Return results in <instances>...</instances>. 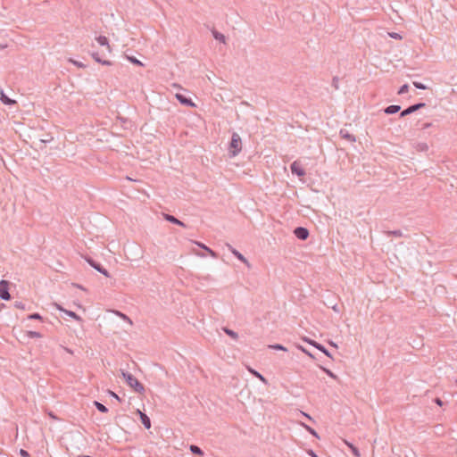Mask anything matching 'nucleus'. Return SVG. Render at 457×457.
<instances>
[{
	"label": "nucleus",
	"mask_w": 457,
	"mask_h": 457,
	"mask_svg": "<svg viewBox=\"0 0 457 457\" xmlns=\"http://www.w3.org/2000/svg\"><path fill=\"white\" fill-rule=\"evenodd\" d=\"M242 150V139L237 133H233L228 145V151L231 156H237Z\"/></svg>",
	"instance_id": "nucleus-1"
},
{
	"label": "nucleus",
	"mask_w": 457,
	"mask_h": 457,
	"mask_svg": "<svg viewBox=\"0 0 457 457\" xmlns=\"http://www.w3.org/2000/svg\"><path fill=\"white\" fill-rule=\"evenodd\" d=\"M121 376L134 391L140 394L144 392V386L133 375L121 371Z\"/></svg>",
	"instance_id": "nucleus-2"
},
{
	"label": "nucleus",
	"mask_w": 457,
	"mask_h": 457,
	"mask_svg": "<svg viewBox=\"0 0 457 457\" xmlns=\"http://www.w3.org/2000/svg\"><path fill=\"white\" fill-rule=\"evenodd\" d=\"M53 305L55 309L65 313L66 315L74 319L75 320H77L79 322H83V319L80 316H79L77 313H75L74 312L64 309L61 304H59L57 303H54Z\"/></svg>",
	"instance_id": "nucleus-3"
},
{
	"label": "nucleus",
	"mask_w": 457,
	"mask_h": 457,
	"mask_svg": "<svg viewBox=\"0 0 457 457\" xmlns=\"http://www.w3.org/2000/svg\"><path fill=\"white\" fill-rule=\"evenodd\" d=\"M9 282L6 280L0 281V297L4 300H10Z\"/></svg>",
	"instance_id": "nucleus-4"
},
{
	"label": "nucleus",
	"mask_w": 457,
	"mask_h": 457,
	"mask_svg": "<svg viewBox=\"0 0 457 457\" xmlns=\"http://www.w3.org/2000/svg\"><path fill=\"white\" fill-rule=\"evenodd\" d=\"M291 170L293 173L299 177H303L305 174L304 170L302 168L300 162L296 161L291 164Z\"/></svg>",
	"instance_id": "nucleus-5"
},
{
	"label": "nucleus",
	"mask_w": 457,
	"mask_h": 457,
	"mask_svg": "<svg viewBox=\"0 0 457 457\" xmlns=\"http://www.w3.org/2000/svg\"><path fill=\"white\" fill-rule=\"evenodd\" d=\"M303 341L307 342L308 344L313 345L314 347H316L317 349H319L320 351H321L323 353H325L327 356L328 357H331L330 353L328 352V350L325 349L324 346H322L321 345L318 344L317 342L312 340V339H309L307 337H304L303 338Z\"/></svg>",
	"instance_id": "nucleus-6"
},
{
	"label": "nucleus",
	"mask_w": 457,
	"mask_h": 457,
	"mask_svg": "<svg viewBox=\"0 0 457 457\" xmlns=\"http://www.w3.org/2000/svg\"><path fill=\"white\" fill-rule=\"evenodd\" d=\"M96 40L100 46H106L109 53L112 52V47L109 44V40L105 36H98L96 37Z\"/></svg>",
	"instance_id": "nucleus-7"
},
{
	"label": "nucleus",
	"mask_w": 457,
	"mask_h": 457,
	"mask_svg": "<svg viewBox=\"0 0 457 457\" xmlns=\"http://www.w3.org/2000/svg\"><path fill=\"white\" fill-rule=\"evenodd\" d=\"M295 235L299 239L305 240L308 237V236H309V232L304 228H297L295 229Z\"/></svg>",
	"instance_id": "nucleus-8"
},
{
	"label": "nucleus",
	"mask_w": 457,
	"mask_h": 457,
	"mask_svg": "<svg viewBox=\"0 0 457 457\" xmlns=\"http://www.w3.org/2000/svg\"><path fill=\"white\" fill-rule=\"evenodd\" d=\"M137 412L139 415L140 420H141L143 425L145 427V428L149 429L151 428V420L148 418V416L145 413H144L141 411H139V410H137Z\"/></svg>",
	"instance_id": "nucleus-9"
},
{
	"label": "nucleus",
	"mask_w": 457,
	"mask_h": 457,
	"mask_svg": "<svg viewBox=\"0 0 457 457\" xmlns=\"http://www.w3.org/2000/svg\"><path fill=\"white\" fill-rule=\"evenodd\" d=\"M175 96L179 101V103L182 104L189 105L191 107H195V104L194 102H192L190 99H187V97H185L181 94H176Z\"/></svg>",
	"instance_id": "nucleus-10"
},
{
	"label": "nucleus",
	"mask_w": 457,
	"mask_h": 457,
	"mask_svg": "<svg viewBox=\"0 0 457 457\" xmlns=\"http://www.w3.org/2000/svg\"><path fill=\"white\" fill-rule=\"evenodd\" d=\"M88 263L94 268L96 269L97 271H99L100 273H102L104 276H105L106 278H109L110 277V274L109 272L104 269L101 265L94 262L93 261L91 260H88Z\"/></svg>",
	"instance_id": "nucleus-11"
},
{
	"label": "nucleus",
	"mask_w": 457,
	"mask_h": 457,
	"mask_svg": "<svg viewBox=\"0 0 457 457\" xmlns=\"http://www.w3.org/2000/svg\"><path fill=\"white\" fill-rule=\"evenodd\" d=\"M425 106V104H415V105H412V106H410L409 108H407L406 110L403 111L401 112V116H405L407 114H410L417 110H419L420 108Z\"/></svg>",
	"instance_id": "nucleus-12"
},
{
	"label": "nucleus",
	"mask_w": 457,
	"mask_h": 457,
	"mask_svg": "<svg viewBox=\"0 0 457 457\" xmlns=\"http://www.w3.org/2000/svg\"><path fill=\"white\" fill-rule=\"evenodd\" d=\"M345 444L351 449L353 454L355 457H361V453H360L359 450L353 444H351L350 442H348L346 440H345Z\"/></svg>",
	"instance_id": "nucleus-13"
},
{
	"label": "nucleus",
	"mask_w": 457,
	"mask_h": 457,
	"mask_svg": "<svg viewBox=\"0 0 457 457\" xmlns=\"http://www.w3.org/2000/svg\"><path fill=\"white\" fill-rule=\"evenodd\" d=\"M232 253L242 262L248 265L247 260L236 249H231Z\"/></svg>",
	"instance_id": "nucleus-14"
},
{
	"label": "nucleus",
	"mask_w": 457,
	"mask_h": 457,
	"mask_svg": "<svg viewBox=\"0 0 457 457\" xmlns=\"http://www.w3.org/2000/svg\"><path fill=\"white\" fill-rule=\"evenodd\" d=\"M248 370L253 375L255 376L256 378H258L262 383L266 384L267 383V379L262 375L260 374L258 371L249 368Z\"/></svg>",
	"instance_id": "nucleus-15"
},
{
	"label": "nucleus",
	"mask_w": 457,
	"mask_h": 457,
	"mask_svg": "<svg viewBox=\"0 0 457 457\" xmlns=\"http://www.w3.org/2000/svg\"><path fill=\"white\" fill-rule=\"evenodd\" d=\"M400 110L399 105H390L387 108H386L385 112L387 114L395 113Z\"/></svg>",
	"instance_id": "nucleus-16"
},
{
	"label": "nucleus",
	"mask_w": 457,
	"mask_h": 457,
	"mask_svg": "<svg viewBox=\"0 0 457 457\" xmlns=\"http://www.w3.org/2000/svg\"><path fill=\"white\" fill-rule=\"evenodd\" d=\"M165 219L174 224H178L179 226H184V223L180 220H179L178 219H176L174 216H171V215H166L165 216Z\"/></svg>",
	"instance_id": "nucleus-17"
},
{
	"label": "nucleus",
	"mask_w": 457,
	"mask_h": 457,
	"mask_svg": "<svg viewBox=\"0 0 457 457\" xmlns=\"http://www.w3.org/2000/svg\"><path fill=\"white\" fill-rule=\"evenodd\" d=\"M0 99L5 104H15L14 100L10 99L4 93L1 94Z\"/></svg>",
	"instance_id": "nucleus-18"
},
{
	"label": "nucleus",
	"mask_w": 457,
	"mask_h": 457,
	"mask_svg": "<svg viewBox=\"0 0 457 457\" xmlns=\"http://www.w3.org/2000/svg\"><path fill=\"white\" fill-rule=\"evenodd\" d=\"M26 335L29 338H41L42 335L37 331H27Z\"/></svg>",
	"instance_id": "nucleus-19"
},
{
	"label": "nucleus",
	"mask_w": 457,
	"mask_h": 457,
	"mask_svg": "<svg viewBox=\"0 0 457 457\" xmlns=\"http://www.w3.org/2000/svg\"><path fill=\"white\" fill-rule=\"evenodd\" d=\"M213 36H214L215 39H217V40H219V41H220V42H222V43H225V41H226V37H225V36H224L223 34H221V33H220V32L215 31V32L213 33Z\"/></svg>",
	"instance_id": "nucleus-20"
},
{
	"label": "nucleus",
	"mask_w": 457,
	"mask_h": 457,
	"mask_svg": "<svg viewBox=\"0 0 457 457\" xmlns=\"http://www.w3.org/2000/svg\"><path fill=\"white\" fill-rule=\"evenodd\" d=\"M308 432H310L312 436H314L315 437L319 438V435L317 434V432L312 428L311 427H309L308 425H305L303 423L301 424Z\"/></svg>",
	"instance_id": "nucleus-21"
},
{
	"label": "nucleus",
	"mask_w": 457,
	"mask_h": 457,
	"mask_svg": "<svg viewBox=\"0 0 457 457\" xmlns=\"http://www.w3.org/2000/svg\"><path fill=\"white\" fill-rule=\"evenodd\" d=\"M308 432H310L312 436H314L315 437L319 438V435L317 434V432L312 428L311 427H309L308 425H305L303 423L301 424Z\"/></svg>",
	"instance_id": "nucleus-22"
},
{
	"label": "nucleus",
	"mask_w": 457,
	"mask_h": 457,
	"mask_svg": "<svg viewBox=\"0 0 457 457\" xmlns=\"http://www.w3.org/2000/svg\"><path fill=\"white\" fill-rule=\"evenodd\" d=\"M308 432H310L312 436H314L315 437L319 438V435L317 434V432L312 428L311 427H309L308 425H305L303 423L301 424Z\"/></svg>",
	"instance_id": "nucleus-23"
},
{
	"label": "nucleus",
	"mask_w": 457,
	"mask_h": 457,
	"mask_svg": "<svg viewBox=\"0 0 457 457\" xmlns=\"http://www.w3.org/2000/svg\"><path fill=\"white\" fill-rule=\"evenodd\" d=\"M224 331L225 333L229 336L230 337H232L233 339H237L238 338V335L234 332L233 330L231 329H228V328H224Z\"/></svg>",
	"instance_id": "nucleus-24"
},
{
	"label": "nucleus",
	"mask_w": 457,
	"mask_h": 457,
	"mask_svg": "<svg viewBox=\"0 0 457 457\" xmlns=\"http://www.w3.org/2000/svg\"><path fill=\"white\" fill-rule=\"evenodd\" d=\"M95 405H96V407L97 408V410H98L99 411H101V412L105 413V412H107V411H108L107 408H106L104 404H102V403H98V402H95Z\"/></svg>",
	"instance_id": "nucleus-25"
},
{
	"label": "nucleus",
	"mask_w": 457,
	"mask_h": 457,
	"mask_svg": "<svg viewBox=\"0 0 457 457\" xmlns=\"http://www.w3.org/2000/svg\"><path fill=\"white\" fill-rule=\"evenodd\" d=\"M190 450L193 453L199 454V455L203 454L202 450L196 445H191Z\"/></svg>",
	"instance_id": "nucleus-26"
},
{
	"label": "nucleus",
	"mask_w": 457,
	"mask_h": 457,
	"mask_svg": "<svg viewBox=\"0 0 457 457\" xmlns=\"http://www.w3.org/2000/svg\"><path fill=\"white\" fill-rule=\"evenodd\" d=\"M93 58L97 62H100L104 65H111V62L109 61H102L98 56L97 54H93Z\"/></svg>",
	"instance_id": "nucleus-27"
},
{
	"label": "nucleus",
	"mask_w": 457,
	"mask_h": 457,
	"mask_svg": "<svg viewBox=\"0 0 457 457\" xmlns=\"http://www.w3.org/2000/svg\"><path fill=\"white\" fill-rule=\"evenodd\" d=\"M269 347L275 349V350L287 351V348L281 345H269Z\"/></svg>",
	"instance_id": "nucleus-28"
},
{
	"label": "nucleus",
	"mask_w": 457,
	"mask_h": 457,
	"mask_svg": "<svg viewBox=\"0 0 457 457\" xmlns=\"http://www.w3.org/2000/svg\"><path fill=\"white\" fill-rule=\"evenodd\" d=\"M129 61H130L132 63L137 64V65H139V66H143V63H142L139 60H137V58H135V57H129Z\"/></svg>",
	"instance_id": "nucleus-29"
},
{
	"label": "nucleus",
	"mask_w": 457,
	"mask_h": 457,
	"mask_svg": "<svg viewBox=\"0 0 457 457\" xmlns=\"http://www.w3.org/2000/svg\"><path fill=\"white\" fill-rule=\"evenodd\" d=\"M297 348L299 350H301L303 353H304L305 354H307L308 356H310L312 358L313 357V355L308 350H306L304 347H303L301 345H297Z\"/></svg>",
	"instance_id": "nucleus-30"
},
{
	"label": "nucleus",
	"mask_w": 457,
	"mask_h": 457,
	"mask_svg": "<svg viewBox=\"0 0 457 457\" xmlns=\"http://www.w3.org/2000/svg\"><path fill=\"white\" fill-rule=\"evenodd\" d=\"M69 61L71 63H73L74 65H76L77 67H79V68H84L85 67V65L82 62H79L78 61H75V60H72V59H70Z\"/></svg>",
	"instance_id": "nucleus-31"
},
{
	"label": "nucleus",
	"mask_w": 457,
	"mask_h": 457,
	"mask_svg": "<svg viewBox=\"0 0 457 457\" xmlns=\"http://www.w3.org/2000/svg\"><path fill=\"white\" fill-rule=\"evenodd\" d=\"M408 89H409V87H408V85H406V84H405V85H403V86L399 89L398 94H399V95L404 94V93H406V92L408 91Z\"/></svg>",
	"instance_id": "nucleus-32"
},
{
	"label": "nucleus",
	"mask_w": 457,
	"mask_h": 457,
	"mask_svg": "<svg viewBox=\"0 0 457 457\" xmlns=\"http://www.w3.org/2000/svg\"><path fill=\"white\" fill-rule=\"evenodd\" d=\"M389 36L392 37V38H395V39H398V40H401L403 37L400 34L398 33H395V32H392V33H389Z\"/></svg>",
	"instance_id": "nucleus-33"
},
{
	"label": "nucleus",
	"mask_w": 457,
	"mask_h": 457,
	"mask_svg": "<svg viewBox=\"0 0 457 457\" xmlns=\"http://www.w3.org/2000/svg\"><path fill=\"white\" fill-rule=\"evenodd\" d=\"M322 370L332 378H337V376L329 370L326 369V368H322Z\"/></svg>",
	"instance_id": "nucleus-34"
},
{
	"label": "nucleus",
	"mask_w": 457,
	"mask_h": 457,
	"mask_svg": "<svg viewBox=\"0 0 457 457\" xmlns=\"http://www.w3.org/2000/svg\"><path fill=\"white\" fill-rule=\"evenodd\" d=\"M30 320H42V317L38 313H33L29 316Z\"/></svg>",
	"instance_id": "nucleus-35"
},
{
	"label": "nucleus",
	"mask_w": 457,
	"mask_h": 457,
	"mask_svg": "<svg viewBox=\"0 0 457 457\" xmlns=\"http://www.w3.org/2000/svg\"><path fill=\"white\" fill-rule=\"evenodd\" d=\"M413 85L417 87V88H420V89H426L427 87L420 82H417V81H414L413 82Z\"/></svg>",
	"instance_id": "nucleus-36"
},
{
	"label": "nucleus",
	"mask_w": 457,
	"mask_h": 457,
	"mask_svg": "<svg viewBox=\"0 0 457 457\" xmlns=\"http://www.w3.org/2000/svg\"><path fill=\"white\" fill-rule=\"evenodd\" d=\"M206 252L213 258L217 257L215 252H213L211 248H206Z\"/></svg>",
	"instance_id": "nucleus-37"
},
{
	"label": "nucleus",
	"mask_w": 457,
	"mask_h": 457,
	"mask_svg": "<svg viewBox=\"0 0 457 457\" xmlns=\"http://www.w3.org/2000/svg\"><path fill=\"white\" fill-rule=\"evenodd\" d=\"M20 454L22 456V457H29V453L23 449H21L20 450Z\"/></svg>",
	"instance_id": "nucleus-38"
},
{
	"label": "nucleus",
	"mask_w": 457,
	"mask_h": 457,
	"mask_svg": "<svg viewBox=\"0 0 457 457\" xmlns=\"http://www.w3.org/2000/svg\"><path fill=\"white\" fill-rule=\"evenodd\" d=\"M110 395H111L113 398L117 399L118 401H120V397L118 396V395H117V394H115L114 392H110Z\"/></svg>",
	"instance_id": "nucleus-39"
},
{
	"label": "nucleus",
	"mask_w": 457,
	"mask_h": 457,
	"mask_svg": "<svg viewBox=\"0 0 457 457\" xmlns=\"http://www.w3.org/2000/svg\"><path fill=\"white\" fill-rule=\"evenodd\" d=\"M197 245H199L200 247H202L204 250L206 251V248H209L208 246L204 245V244L202 243H196Z\"/></svg>",
	"instance_id": "nucleus-40"
},
{
	"label": "nucleus",
	"mask_w": 457,
	"mask_h": 457,
	"mask_svg": "<svg viewBox=\"0 0 457 457\" xmlns=\"http://www.w3.org/2000/svg\"><path fill=\"white\" fill-rule=\"evenodd\" d=\"M197 245H199L200 247H202L204 250L206 251V248H209L208 246L204 245V244L202 243H196Z\"/></svg>",
	"instance_id": "nucleus-41"
},
{
	"label": "nucleus",
	"mask_w": 457,
	"mask_h": 457,
	"mask_svg": "<svg viewBox=\"0 0 457 457\" xmlns=\"http://www.w3.org/2000/svg\"><path fill=\"white\" fill-rule=\"evenodd\" d=\"M308 453H309L311 456H312V457H318V456L314 453V452H313V451H312V450L308 451Z\"/></svg>",
	"instance_id": "nucleus-42"
},
{
	"label": "nucleus",
	"mask_w": 457,
	"mask_h": 457,
	"mask_svg": "<svg viewBox=\"0 0 457 457\" xmlns=\"http://www.w3.org/2000/svg\"><path fill=\"white\" fill-rule=\"evenodd\" d=\"M436 403L440 406L442 405V401L439 398L436 399Z\"/></svg>",
	"instance_id": "nucleus-43"
},
{
	"label": "nucleus",
	"mask_w": 457,
	"mask_h": 457,
	"mask_svg": "<svg viewBox=\"0 0 457 457\" xmlns=\"http://www.w3.org/2000/svg\"><path fill=\"white\" fill-rule=\"evenodd\" d=\"M303 414L306 418H308V419L312 420L311 416H309L307 413L303 412Z\"/></svg>",
	"instance_id": "nucleus-44"
},
{
	"label": "nucleus",
	"mask_w": 457,
	"mask_h": 457,
	"mask_svg": "<svg viewBox=\"0 0 457 457\" xmlns=\"http://www.w3.org/2000/svg\"><path fill=\"white\" fill-rule=\"evenodd\" d=\"M16 307L23 309V306L18 303H16Z\"/></svg>",
	"instance_id": "nucleus-45"
}]
</instances>
